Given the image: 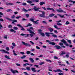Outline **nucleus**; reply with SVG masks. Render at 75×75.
<instances>
[{"instance_id": "nucleus-37", "label": "nucleus", "mask_w": 75, "mask_h": 75, "mask_svg": "<svg viewBox=\"0 0 75 75\" xmlns=\"http://www.w3.org/2000/svg\"><path fill=\"white\" fill-rule=\"evenodd\" d=\"M6 11L7 12H10V11H12V10L11 9H7L6 10Z\"/></svg>"}, {"instance_id": "nucleus-43", "label": "nucleus", "mask_w": 75, "mask_h": 75, "mask_svg": "<svg viewBox=\"0 0 75 75\" xmlns=\"http://www.w3.org/2000/svg\"><path fill=\"white\" fill-rule=\"evenodd\" d=\"M13 46V47H15L16 46V44L14 42H13L12 43Z\"/></svg>"}, {"instance_id": "nucleus-31", "label": "nucleus", "mask_w": 75, "mask_h": 75, "mask_svg": "<svg viewBox=\"0 0 75 75\" xmlns=\"http://www.w3.org/2000/svg\"><path fill=\"white\" fill-rule=\"evenodd\" d=\"M32 25V24H31L30 23H29L26 26L27 27H30V26H31Z\"/></svg>"}, {"instance_id": "nucleus-5", "label": "nucleus", "mask_w": 75, "mask_h": 75, "mask_svg": "<svg viewBox=\"0 0 75 75\" xmlns=\"http://www.w3.org/2000/svg\"><path fill=\"white\" fill-rule=\"evenodd\" d=\"M22 44L23 45H25V46H28V47H30L31 46V45L28 43H25L24 42H22Z\"/></svg>"}, {"instance_id": "nucleus-52", "label": "nucleus", "mask_w": 75, "mask_h": 75, "mask_svg": "<svg viewBox=\"0 0 75 75\" xmlns=\"http://www.w3.org/2000/svg\"><path fill=\"white\" fill-rule=\"evenodd\" d=\"M69 1V2L71 1V2L73 3V4H74L75 3V1Z\"/></svg>"}, {"instance_id": "nucleus-26", "label": "nucleus", "mask_w": 75, "mask_h": 75, "mask_svg": "<svg viewBox=\"0 0 75 75\" xmlns=\"http://www.w3.org/2000/svg\"><path fill=\"white\" fill-rule=\"evenodd\" d=\"M40 35H42V37H44V35H45L44 34V33H40Z\"/></svg>"}, {"instance_id": "nucleus-18", "label": "nucleus", "mask_w": 75, "mask_h": 75, "mask_svg": "<svg viewBox=\"0 0 75 75\" xmlns=\"http://www.w3.org/2000/svg\"><path fill=\"white\" fill-rule=\"evenodd\" d=\"M17 20L16 19H14L12 21V24H14V23H17Z\"/></svg>"}, {"instance_id": "nucleus-15", "label": "nucleus", "mask_w": 75, "mask_h": 75, "mask_svg": "<svg viewBox=\"0 0 75 75\" xmlns=\"http://www.w3.org/2000/svg\"><path fill=\"white\" fill-rule=\"evenodd\" d=\"M47 10H52L53 11H55L54 10V9L53 8H47Z\"/></svg>"}, {"instance_id": "nucleus-38", "label": "nucleus", "mask_w": 75, "mask_h": 75, "mask_svg": "<svg viewBox=\"0 0 75 75\" xmlns=\"http://www.w3.org/2000/svg\"><path fill=\"white\" fill-rule=\"evenodd\" d=\"M70 23L68 21H67L66 22L65 24L66 25H68Z\"/></svg>"}, {"instance_id": "nucleus-21", "label": "nucleus", "mask_w": 75, "mask_h": 75, "mask_svg": "<svg viewBox=\"0 0 75 75\" xmlns=\"http://www.w3.org/2000/svg\"><path fill=\"white\" fill-rule=\"evenodd\" d=\"M5 57L7 59H11V58H10V57L7 55H5Z\"/></svg>"}, {"instance_id": "nucleus-59", "label": "nucleus", "mask_w": 75, "mask_h": 75, "mask_svg": "<svg viewBox=\"0 0 75 75\" xmlns=\"http://www.w3.org/2000/svg\"><path fill=\"white\" fill-rule=\"evenodd\" d=\"M30 55H32V56H34V55H35V54H34L33 53H30Z\"/></svg>"}, {"instance_id": "nucleus-44", "label": "nucleus", "mask_w": 75, "mask_h": 75, "mask_svg": "<svg viewBox=\"0 0 75 75\" xmlns=\"http://www.w3.org/2000/svg\"><path fill=\"white\" fill-rule=\"evenodd\" d=\"M1 28H3V27L1 25V23L0 22V29H1Z\"/></svg>"}, {"instance_id": "nucleus-63", "label": "nucleus", "mask_w": 75, "mask_h": 75, "mask_svg": "<svg viewBox=\"0 0 75 75\" xmlns=\"http://www.w3.org/2000/svg\"><path fill=\"white\" fill-rule=\"evenodd\" d=\"M59 75H63V73H58Z\"/></svg>"}, {"instance_id": "nucleus-62", "label": "nucleus", "mask_w": 75, "mask_h": 75, "mask_svg": "<svg viewBox=\"0 0 75 75\" xmlns=\"http://www.w3.org/2000/svg\"><path fill=\"white\" fill-rule=\"evenodd\" d=\"M0 21H2V22H3V21H4V20H3L2 18H0Z\"/></svg>"}, {"instance_id": "nucleus-34", "label": "nucleus", "mask_w": 75, "mask_h": 75, "mask_svg": "<svg viewBox=\"0 0 75 75\" xmlns=\"http://www.w3.org/2000/svg\"><path fill=\"white\" fill-rule=\"evenodd\" d=\"M66 54V53L64 51H62V53H61V55H64V54Z\"/></svg>"}, {"instance_id": "nucleus-19", "label": "nucleus", "mask_w": 75, "mask_h": 75, "mask_svg": "<svg viewBox=\"0 0 75 75\" xmlns=\"http://www.w3.org/2000/svg\"><path fill=\"white\" fill-rule=\"evenodd\" d=\"M45 34L47 36V37H49L50 36V33L46 32Z\"/></svg>"}, {"instance_id": "nucleus-42", "label": "nucleus", "mask_w": 75, "mask_h": 75, "mask_svg": "<svg viewBox=\"0 0 75 75\" xmlns=\"http://www.w3.org/2000/svg\"><path fill=\"white\" fill-rule=\"evenodd\" d=\"M42 64H44V62H42L39 64V65H42Z\"/></svg>"}, {"instance_id": "nucleus-6", "label": "nucleus", "mask_w": 75, "mask_h": 75, "mask_svg": "<svg viewBox=\"0 0 75 75\" xmlns=\"http://www.w3.org/2000/svg\"><path fill=\"white\" fill-rule=\"evenodd\" d=\"M46 42H49V44H50L51 45H55V42L49 41L48 40H46Z\"/></svg>"}, {"instance_id": "nucleus-46", "label": "nucleus", "mask_w": 75, "mask_h": 75, "mask_svg": "<svg viewBox=\"0 0 75 75\" xmlns=\"http://www.w3.org/2000/svg\"><path fill=\"white\" fill-rule=\"evenodd\" d=\"M59 65H61V66H64V67H65V64H64L63 65V64H59Z\"/></svg>"}, {"instance_id": "nucleus-35", "label": "nucleus", "mask_w": 75, "mask_h": 75, "mask_svg": "<svg viewBox=\"0 0 75 75\" xmlns=\"http://www.w3.org/2000/svg\"><path fill=\"white\" fill-rule=\"evenodd\" d=\"M52 37H56V38H57V36L56 35L53 34L52 35Z\"/></svg>"}, {"instance_id": "nucleus-51", "label": "nucleus", "mask_w": 75, "mask_h": 75, "mask_svg": "<svg viewBox=\"0 0 75 75\" xmlns=\"http://www.w3.org/2000/svg\"><path fill=\"white\" fill-rule=\"evenodd\" d=\"M20 17H21V16H18L17 17H16V19H19Z\"/></svg>"}, {"instance_id": "nucleus-28", "label": "nucleus", "mask_w": 75, "mask_h": 75, "mask_svg": "<svg viewBox=\"0 0 75 75\" xmlns=\"http://www.w3.org/2000/svg\"><path fill=\"white\" fill-rule=\"evenodd\" d=\"M27 3H29V4H31L32 3V1L30 0L27 1Z\"/></svg>"}, {"instance_id": "nucleus-4", "label": "nucleus", "mask_w": 75, "mask_h": 75, "mask_svg": "<svg viewBox=\"0 0 75 75\" xmlns=\"http://www.w3.org/2000/svg\"><path fill=\"white\" fill-rule=\"evenodd\" d=\"M60 41H61V42H62L64 44H65V45H66V46H67V47H68V46H69V45H68V43L67 42H66V41H65V40H64V39H63L62 40H61Z\"/></svg>"}, {"instance_id": "nucleus-11", "label": "nucleus", "mask_w": 75, "mask_h": 75, "mask_svg": "<svg viewBox=\"0 0 75 75\" xmlns=\"http://www.w3.org/2000/svg\"><path fill=\"white\" fill-rule=\"evenodd\" d=\"M29 59L31 61V62L32 63L33 62H34V60L33 58L30 57L29 58Z\"/></svg>"}, {"instance_id": "nucleus-40", "label": "nucleus", "mask_w": 75, "mask_h": 75, "mask_svg": "<svg viewBox=\"0 0 75 75\" xmlns=\"http://www.w3.org/2000/svg\"><path fill=\"white\" fill-rule=\"evenodd\" d=\"M57 25H62V24L61 23H60L58 22L57 23Z\"/></svg>"}, {"instance_id": "nucleus-53", "label": "nucleus", "mask_w": 75, "mask_h": 75, "mask_svg": "<svg viewBox=\"0 0 75 75\" xmlns=\"http://www.w3.org/2000/svg\"><path fill=\"white\" fill-rule=\"evenodd\" d=\"M59 45H61L62 46L64 44L62 42H60L59 43Z\"/></svg>"}, {"instance_id": "nucleus-49", "label": "nucleus", "mask_w": 75, "mask_h": 75, "mask_svg": "<svg viewBox=\"0 0 75 75\" xmlns=\"http://www.w3.org/2000/svg\"><path fill=\"white\" fill-rule=\"evenodd\" d=\"M42 23H44V24H47V23L46 22V21H42Z\"/></svg>"}, {"instance_id": "nucleus-3", "label": "nucleus", "mask_w": 75, "mask_h": 75, "mask_svg": "<svg viewBox=\"0 0 75 75\" xmlns=\"http://www.w3.org/2000/svg\"><path fill=\"white\" fill-rule=\"evenodd\" d=\"M59 10L58 9H57L56 11H57V12H59V13H62V12H63L64 13H66V12L65 11H64L61 8H59Z\"/></svg>"}, {"instance_id": "nucleus-27", "label": "nucleus", "mask_w": 75, "mask_h": 75, "mask_svg": "<svg viewBox=\"0 0 75 75\" xmlns=\"http://www.w3.org/2000/svg\"><path fill=\"white\" fill-rule=\"evenodd\" d=\"M67 42H69V44H72V43L71 42V40L68 39H67Z\"/></svg>"}, {"instance_id": "nucleus-61", "label": "nucleus", "mask_w": 75, "mask_h": 75, "mask_svg": "<svg viewBox=\"0 0 75 75\" xmlns=\"http://www.w3.org/2000/svg\"><path fill=\"white\" fill-rule=\"evenodd\" d=\"M8 28H12V26L11 25H9L8 26Z\"/></svg>"}, {"instance_id": "nucleus-2", "label": "nucleus", "mask_w": 75, "mask_h": 75, "mask_svg": "<svg viewBox=\"0 0 75 75\" xmlns=\"http://www.w3.org/2000/svg\"><path fill=\"white\" fill-rule=\"evenodd\" d=\"M29 29H27V30H28V31H29L30 32V34H33L35 35V33L33 32V31H32V30H34V29H33V27H30L29 28Z\"/></svg>"}, {"instance_id": "nucleus-20", "label": "nucleus", "mask_w": 75, "mask_h": 75, "mask_svg": "<svg viewBox=\"0 0 75 75\" xmlns=\"http://www.w3.org/2000/svg\"><path fill=\"white\" fill-rule=\"evenodd\" d=\"M26 69L27 70V71H31V69L29 67H27L26 68Z\"/></svg>"}, {"instance_id": "nucleus-50", "label": "nucleus", "mask_w": 75, "mask_h": 75, "mask_svg": "<svg viewBox=\"0 0 75 75\" xmlns=\"http://www.w3.org/2000/svg\"><path fill=\"white\" fill-rule=\"evenodd\" d=\"M33 23H35V24H38V22H37V21H33Z\"/></svg>"}, {"instance_id": "nucleus-14", "label": "nucleus", "mask_w": 75, "mask_h": 75, "mask_svg": "<svg viewBox=\"0 0 75 75\" xmlns=\"http://www.w3.org/2000/svg\"><path fill=\"white\" fill-rule=\"evenodd\" d=\"M31 69L33 72H37V70H35V68H32Z\"/></svg>"}, {"instance_id": "nucleus-7", "label": "nucleus", "mask_w": 75, "mask_h": 75, "mask_svg": "<svg viewBox=\"0 0 75 75\" xmlns=\"http://www.w3.org/2000/svg\"><path fill=\"white\" fill-rule=\"evenodd\" d=\"M0 51H1L3 53H6V54H10V53H9V52L6 51L4 50H0Z\"/></svg>"}, {"instance_id": "nucleus-47", "label": "nucleus", "mask_w": 75, "mask_h": 75, "mask_svg": "<svg viewBox=\"0 0 75 75\" xmlns=\"http://www.w3.org/2000/svg\"><path fill=\"white\" fill-rule=\"evenodd\" d=\"M6 19H7V20H8L9 21H12V20H11V19H10L9 18H6Z\"/></svg>"}, {"instance_id": "nucleus-22", "label": "nucleus", "mask_w": 75, "mask_h": 75, "mask_svg": "<svg viewBox=\"0 0 75 75\" xmlns=\"http://www.w3.org/2000/svg\"><path fill=\"white\" fill-rule=\"evenodd\" d=\"M55 15V14L53 13H52V14H50L49 15V16H50V17H53V16H54Z\"/></svg>"}, {"instance_id": "nucleus-10", "label": "nucleus", "mask_w": 75, "mask_h": 75, "mask_svg": "<svg viewBox=\"0 0 75 75\" xmlns=\"http://www.w3.org/2000/svg\"><path fill=\"white\" fill-rule=\"evenodd\" d=\"M53 71H54V72H62V71L60 69H57L56 70H53Z\"/></svg>"}, {"instance_id": "nucleus-29", "label": "nucleus", "mask_w": 75, "mask_h": 75, "mask_svg": "<svg viewBox=\"0 0 75 75\" xmlns=\"http://www.w3.org/2000/svg\"><path fill=\"white\" fill-rule=\"evenodd\" d=\"M13 30H18V28L15 26V27H13Z\"/></svg>"}, {"instance_id": "nucleus-24", "label": "nucleus", "mask_w": 75, "mask_h": 75, "mask_svg": "<svg viewBox=\"0 0 75 75\" xmlns=\"http://www.w3.org/2000/svg\"><path fill=\"white\" fill-rule=\"evenodd\" d=\"M21 5L23 6H27V3L25 2H23L22 4Z\"/></svg>"}, {"instance_id": "nucleus-54", "label": "nucleus", "mask_w": 75, "mask_h": 75, "mask_svg": "<svg viewBox=\"0 0 75 75\" xmlns=\"http://www.w3.org/2000/svg\"><path fill=\"white\" fill-rule=\"evenodd\" d=\"M26 54H30V51H27L26 52Z\"/></svg>"}, {"instance_id": "nucleus-9", "label": "nucleus", "mask_w": 75, "mask_h": 75, "mask_svg": "<svg viewBox=\"0 0 75 75\" xmlns=\"http://www.w3.org/2000/svg\"><path fill=\"white\" fill-rule=\"evenodd\" d=\"M11 71L13 74H15V73H18V71L17 70H13L12 69L11 70Z\"/></svg>"}, {"instance_id": "nucleus-33", "label": "nucleus", "mask_w": 75, "mask_h": 75, "mask_svg": "<svg viewBox=\"0 0 75 75\" xmlns=\"http://www.w3.org/2000/svg\"><path fill=\"white\" fill-rule=\"evenodd\" d=\"M25 57H26V56L24 55L23 56L21 57V59H24V58H25Z\"/></svg>"}, {"instance_id": "nucleus-48", "label": "nucleus", "mask_w": 75, "mask_h": 75, "mask_svg": "<svg viewBox=\"0 0 75 75\" xmlns=\"http://www.w3.org/2000/svg\"><path fill=\"white\" fill-rule=\"evenodd\" d=\"M17 26H18V27H20L22 28V26L20 24H17Z\"/></svg>"}, {"instance_id": "nucleus-25", "label": "nucleus", "mask_w": 75, "mask_h": 75, "mask_svg": "<svg viewBox=\"0 0 75 75\" xmlns=\"http://www.w3.org/2000/svg\"><path fill=\"white\" fill-rule=\"evenodd\" d=\"M57 15L59 16V17L61 18H64V17H65L64 15L61 16V15L59 14H58Z\"/></svg>"}, {"instance_id": "nucleus-41", "label": "nucleus", "mask_w": 75, "mask_h": 75, "mask_svg": "<svg viewBox=\"0 0 75 75\" xmlns=\"http://www.w3.org/2000/svg\"><path fill=\"white\" fill-rule=\"evenodd\" d=\"M46 61H47V62H52V61H51V60L50 59H46Z\"/></svg>"}, {"instance_id": "nucleus-60", "label": "nucleus", "mask_w": 75, "mask_h": 75, "mask_svg": "<svg viewBox=\"0 0 75 75\" xmlns=\"http://www.w3.org/2000/svg\"><path fill=\"white\" fill-rule=\"evenodd\" d=\"M21 36H24V35H26V34L22 33L21 34Z\"/></svg>"}, {"instance_id": "nucleus-8", "label": "nucleus", "mask_w": 75, "mask_h": 75, "mask_svg": "<svg viewBox=\"0 0 75 75\" xmlns=\"http://www.w3.org/2000/svg\"><path fill=\"white\" fill-rule=\"evenodd\" d=\"M32 9H33V10L35 11H38L40 9V8H37L36 6H34L33 8H32Z\"/></svg>"}, {"instance_id": "nucleus-13", "label": "nucleus", "mask_w": 75, "mask_h": 75, "mask_svg": "<svg viewBox=\"0 0 75 75\" xmlns=\"http://www.w3.org/2000/svg\"><path fill=\"white\" fill-rule=\"evenodd\" d=\"M54 47H55L57 49H58V50H59L61 48V47L58 45H55L54 46Z\"/></svg>"}, {"instance_id": "nucleus-23", "label": "nucleus", "mask_w": 75, "mask_h": 75, "mask_svg": "<svg viewBox=\"0 0 75 75\" xmlns=\"http://www.w3.org/2000/svg\"><path fill=\"white\" fill-rule=\"evenodd\" d=\"M39 4H40V5H41L42 6L43 4H45V3L44 2H40Z\"/></svg>"}, {"instance_id": "nucleus-32", "label": "nucleus", "mask_w": 75, "mask_h": 75, "mask_svg": "<svg viewBox=\"0 0 75 75\" xmlns=\"http://www.w3.org/2000/svg\"><path fill=\"white\" fill-rule=\"evenodd\" d=\"M22 10L23 11H24V12H27V10H26V9L24 8H23Z\"/></svg>"}, {"instance_id": "nucleus-12", "label": "nucleus", "mask_w": 75, "mask_h": 75, "mask_svg": "<svg viewBox=\"0 0 75 75\" xmlns=\"http://www.w3.org/2000/svg\"><path fill=\"white\" fill-rule=\"evenodd\" d=\"M54 28H56V29H57V30H60L61 28H58V26L56 25H54Z\"/></svg>"}, {"instance_id": "nucleus-39", "label": "nucleus", "mask_w": 75, "mask_h": 75, "mask_svg": "<svg viewBox=\"0 0 75 75\" xmlns=\"http://www.w3.org/2000/svg\"><path fill=\"white\" fill-rule=\"evenodd\" d=\"M38 31L40 34L41 33V32H42V30L41 29H39L38 30Z\"/></svg>"}, {"instance_id": "nucleus-17", "label": "nucleus", "mask_w": 75, "mask_h": 75, "mask_svg": "<svg viewBox=\"0 0 75 75\" xmlns=\"http://www.w3.org/2000/svg\"><path fill=\"white\" fill-rule=\"evenodd\" d=\"M48 30L49 31H50V32H52L54 31V29L51 28H48Z\"/></svg>"}, {"instance_id": "nucleus-55", "label": "nucleus", "mask_w": 75, "mask_h": 75, "mask_svg": "<svg viewBox=\"0 0 75 75\" xmlns=\"http://www.w3.org/2000/svg\"><path fill=\"white\" fill-rule=\"evenodd\" d=\"M29 42L31 43L32 45H34V43L33 41H30Z\"/></svg>"}, {"instance_id": "nucleus-64", "label": "nucleus", "mask_w": 75, "mask_h": 75, "mask_svg": "<svg viewBox=\"0 0 75 75\" xmlns=\"http://www.w3.org/2000/svg\"><path fill=\"white\" fill-rule=\"evenodd\" d=\"M24 74L25 75H28V74L26 72H24Z\"/></svg>"}, {"instance_id": "nucleus-58", "label": "nucleus", "mask_w": 75, "mask_h": 75, "mask_svg": "<svg viewBox=\"0 0 75 75\" xmlns=\"http://www.w3.org/2000/svg\"><path fill=\"white\" fill-rule=\"evenodd\" d=\"M15 17H16L15 15H13L12 16H11V18H15Z\"/></svg>"}, {"instance_id": "nucleus-45", "label": "nucleus", "mask_w": 75, "mask_h": 75, "mask_svg": "<svg viewBox=\"0 0 75 75\" xmlns=\"http://www.w3.org/2000/svg\"><path fill=\"white\" fill-rule=\"evenodd\" d=\"M36 49H38V50H40V47L38 46H36Z\"/></svg>"}, {"instance_id": "nucleus-16", "label": "nucleus", "mask_w": 75, "mask_h": 75, "mask_svg": "<svg viewBox=\"0 0 75 75\" xmlns=\"http://www.w3.org/2000/svg\"><path fill=\"white\" fill-rule=\"evenodd\" d=\"M10 31L11 32H12L13 33H16V31L13 29H10Z\"/></svg>"}, {"instance_id": "nucleus-36", "label": "nucleus", "mask_w": 75, "mask_h": 75, "mask_svg": "<svg viewBox=\"0 0 75 75\" xmlns=\"http://www.w3.org/2000/svg\"><path fill=\"white\" fill-rule=\"evenodd\" d=\"M13 53L14 55H15V56H16V55H17V54H16V53L15 52V51H14V50H13Z\"/></svg>"}, {"instance_id": "nucleus-57", "label": "nucleus", "mask_w": 75, "mask_h": 75, "mask_svg": "<svg viewBox=\"0 0 75 75\" xmlns=\"http://www.w3.org/2000/svg\"><path fill=\"white\" fill-rule=\"evenodd\" d=\"M20 54H22V55H24V54H25V53L23 52H20Z\"/></svg>"}, {"instance_id": "nucleus-30", "label": "nucleus", "mask_w": 75, "mask_h": 75, "mask_svg": "<svg viewBox=\"0 0 75 75\" xmlns=\"http://www.w3.org/2000/svg\"><path fill=\"white\" fill-rule=\"evenodd\" d=\"M29 21H32V22H33L34 21V19L33 18L29 19Z\"/></svg>"}, {"instance_id": "nucleus-56", "label": "nucleus", "mask_w": 75, "mask_h": 75, "mask_svg": "<svg viewBox=\"0 0 75 75\" xmlns=\"http://www.w3.org/2000/svg\"><path fill=\"white\" fill-rule=\"evenodd\" d=\"M6 50L7 51H9V50H10V49H9V47H6Z\"/></svg>"}, {"instance_id": "nucleus-1", "label": "nucleus", "mask_w": 75, "mask_h": 75, "mask_svg": "<svg viewBox=\"0 0 75 75\" xmlns=\"http://www.w3.org/2000/svg\"><path fill=\"white\" fill-rule=\"evenodd\" d=\"M39 12H41L42 13V14H38V16L41 17H42L43 18H45V12L44 11H39Z\"/></svg>"}]
</instances>
